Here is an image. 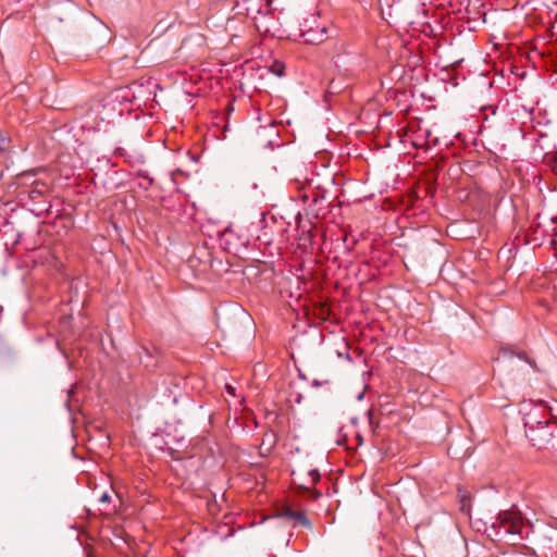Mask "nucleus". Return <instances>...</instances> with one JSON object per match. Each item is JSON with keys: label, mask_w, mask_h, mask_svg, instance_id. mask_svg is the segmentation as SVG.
<instances>
[{"label": "nucleus", "mask_w": 557, "mask_h": 557, "mask_svg": "<svg viewBox=\"0 0 557 557\" xmlns=\"http://www.w3.org/2000/svg\"><path fill=\"white\" fill-rule=\"evenodd\" d=\"M297 488L299 490V492H301V491L310 492V493L312 494V497H313V498H318V497L321 495V494H320V492H318V491H311V487H310V486H307V485H305V484H300V485H298V487H297Z\"/></svg>", "instance_id": "obj_3"}, {"label": "nucleus", "mask_w": 557, "mask_h": 557, "mask_svg": "<svg viewBox=\"0 0 557 557\" xmlns=\"http://www.w3.org/2000/svg\"><path fill=\"white\" fill-rule=\"evenodd\" d=\"M109 499V496L107 494H103L100 498L101 502H107Z\"/></svg>", "instance_id": "obj_7"}, {"label": "nucleus", "mask_w": 557, "mask_h": 557, "mask_svg": "<svg viewBox=\"0 0 557 557\" xmlns=\"http://www.w3.org/2000/svg\"><path fill=\"white\" fill-rule=\"evenodd\" d=\"M281 517H284L288 520L296 521L297 523L304 527H310V521L306 517V515L301 511H296L289 507H284L281 511Z\"/></svg>", "instance_id": "obj_2"}, {"label": "nucleus", "mask_w": 557, "mask_h": 557, "mask_svg": "<svg viewBox=\"0 0 557 557\" xmlns=\"http://www.w3.org/2000/svg\"><path fill=\"white\" fill-rule=\"evenodd\" d=\"M282 69H283L282 64H278V67H276V71H280Z\"/></svg>", "instance_id": "obj_8"}, {"label": "nucleus", "mask_w": 557, "mask_h": 557, "mask_svg": "<svg viewBox=\"0 0 557 557\" xmlns=\"http://www.w3.org/2000/svg\"><path fill=\"white\" fill-rule=\"evenodd\" d=\"M308 476L310 478L311 485L317 484V482H319V480H320V474L317 470H310L308 472Z\"/></svg>", "instance_id": "obj_4"}, {"label": "nucleus", "mask_w": 557, "mask_h": 557, "mask_svg": "<svg viewBox=\"0 0 557 557\" xmlns=\"http://www.w3.org/2000/svg\"><path fill=\"white\" fill-rule=\"evenodd\" d=\"M276 74H277V75H282V70L276 71Z\"/></svg>", "instance_id": "obj_10"}, {"label": "nucleus", "mask_w": 557, "mask_h": 557, "mask_svg": "<svg viewBox=\"0 0 557 557\" xmlns=\"http://www.w3.org/2000/svg\"><path fill=\"white\" fill-rule=\"evenodd\" d=\"M282 69H283L282 64H278V67H276V71H280Z\"/></svg>", "instance_id": "obj_9"}, {"label": "nucleus", "mask_w": 557, "mask_h": 557, "mask_svg": "<svg viewBox=\"0 0 557 557\" xmlns=\"http://www.w3.org/2000/svg\"><path fill=\"white\" fill-rule=\"evenodd\" d=\"M518 357H519L520 359H524L525 361H528V362H529V359H528V357H527V355H525L524 352H519V354H518Z\"/></svg>", "instance_id": "obj_5"}, {"label": "nucleus", "mask_w": 557, "mask_h": 557, "mask_svg": "<svg viewBox=\"0 0 557 557\" xmlns=\"http://www.w3.org/2000/svg\"><path fill=\"white\" fill-rule=\"evenodd\" d=\"M496 520L499 528L508 534H521L524 528L523 518L519 511L505 510L498 515Z\"/></svg>", "instance_id": "obj_1"}, {"label": "nucleus", "mask_w": 557, "mask_h": 557, "mask_svg": "<svg viewBox=\"0 0 557 557\" xmlns=\"http://www.w3.org/2000/svg\"><path fill=\"white\" fill-rule=\"evenodd\" d=\"M226 388L230 394H234V387L227 385Z\"/></svg>", "instance_id": "obj_6"}]
</instances>
